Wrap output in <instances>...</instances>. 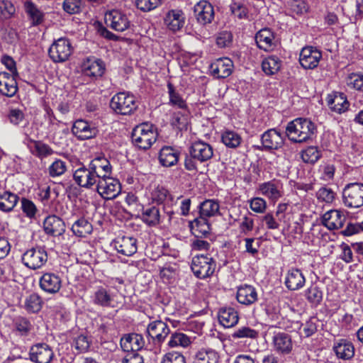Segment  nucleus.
<instances>
[{
    "label": "nucleus",
    "instance_id": "nucleus-41",
    "mask_svg": "<svg viewBox=\"0 0 363 363\" xmlns=\"http://www.w3.org/2000/svg\"><path fill=\"white\" fill-rule=\"evenodd\" d=\"M210 224L207 219L199 216L191 223V230L195 237H206L210 233Z\"/></svg>",
    "mask_w": 363,
    "mask_h": 363
},
{
    "label": "nucleus",
    "instance_id": "nucleus-30",
    "mask_svg": "<svg viewBox=\"0 0 363 363\" xmlns=\"http://www.w3.org/2000/svg\"><path fill=\"white\" fill-rule=\"evenodd\" d=\"M164 23L167 28L173 32L179 30L185 23L184 12L179 9L169 11L164 18Z\"/></svg>",
    "mask_w": 363,
    "mask_h": 363
},
{
    "label": "nucleus",
    "instance_id": "nucleus-52",
    "mask_svg": "<svg viewBox=\"0 0 363 363\" xmlns=\"http://www.w3.org/2000/svg\"><path fill=\"white\" fill-rule=\"evenodd\" d=\"M259 333L255 329L248 326H242L238 328L233 334L232 337L235 339L250 338L256 339Z\"/></svg>",
    "mask_w": 363,
    "mask_h": 363
},
{
    "label": "nucleus",
    "instance_id": "nucleus-36",
    "mask_svg": "<svg viewBox=\"0 0 363 363\" xmlns=\"http://www.w3.org/2000/svg\"><path fill=\"white\" fill-rule=\"evenodd\" d=\"M219 354L213 349L203 347L199 350L194 356V363H218Z\"/></svg>",
    "mask_w": 363,
    "mask_h": 363
},
{
    "label": "nucleus",
    "instance_id": "nucleus-37",
    "mask_svg": "<svg viewBox=\"0 0 363 363\" xmlns=\"http://www.w3.org/2000/svg\"><path fill=\"white\" fill-rule=\"evenodd\" d=\"M328 104L330 108L337 113L345 112L349 107V102L343 93H335L333 95H329Z\"/></svg>",
    "mask_w": 363,
    "mask_h": 363
},
{
    "label": "nucleus",
    "instance_id": "nucleus-54",
    "mask_svg": "<svg viewBox=\"0 0 363 363\" xmlns=\"http://www.w3.org/2000/svg\"><path fill=\"white\" fill-rule=\"evenodd\" d=\"M16 330L22 336H26L32 329L30 322L26 318L18 317L14 321Z\"/></svg>",
    "mask_w": 363,
    "mask_h": 363
},
{
    "label": "nucleus",
    "instance_id": "nucleus-48",
    "mask_svg": "<svg viewBox=\"0 0 363 363\" xmlns=\"http://www.w3.org/2000/svg\"><path fill=\"white\" fill-rule=\"evenodd\" d=\"M191 343V339L183 333L175 332L172 333L167 345L169 347H187Z\"/></svg>",
    "mask_w": 363,
    "mask_h": 363
},
{
    "label": "nucleus",
    "instance_id": "nucleus-64",
    "mask_svg": "<svg viewBox=\"0 0 363 363\" xmlns=\"http://www.w3.org/2000/svg\"><path fill=\"white\" fill-rule=\"evenodd\" d=\"M161 363H186V359L182 353L171 352L163 357Z\"/></svg>",
    "mask_w": 363,
    "mask_h": 363
},
{
    "label": "nucleus",
    "instance_id": "nucleus-42",
    "mask_svg": "<svg viewBox=\"0 0 363 363\" xmlns=\"http://www.w3.org/2000/svg\"><path fill=\"white\" fill-rule=\"evenodd\" d=\"M142 220L149 226H155L160 222V214L159 208L155 206H150L144 208L142 206Z\"/></svg>",
    "mask_w": 363,
    "mask_h": 363
},
{
    "label": "nucleus",
    "instance_id": "nucleus-7",
    "mask_svg": "<svg viewBox=\"0 0 363 363\" xmlns=\"http://www.w3.org/2000/svg\"><path fill=\"white\" fill-rule=\"evenodd\" d=\"M342 203L350 208L363 206V184L350 183L342 191Z\"/></svg>",
    "mask_w": 363,
    "mask_h": 363
},
{
    "label": "nucleus",
    "instance_id": "nucleus-33",
    "mask_svg": "<svg viewBox=\"0 0 363 363\" xmlns=\"http://www.w3.org/2000/svg\"><path fill=\"white\" fill-rule=\"evenodd\" d=\"M257 46L265 51H269L276 46L274 36L271 30L264 28L258 31L255 35Z\"/></svg>",
    "mask_w": 363,
    "mask_h": 363
},
{
    "label": "nucleus",
    "instance_id": "nucleus-17",
    "mask_svg": "<svg viewBox=\"0 0 363 363\" xmlns=\"http://www.w3.org/2000/svg\"><path fill=\"white\" fill-rule=\"evenodd\" d=\"M190 155L200 162H204L212 158L213 147L203 141L198 140L192 143L189 150Z\"/></svg>",
    "mask_w": 363,
    "mask_h": 363
},
{
    "label": "nucleus",
    "instance_id": "nucleus-50",
    "mask_svg": "<svg viewBox=\"0 0 363 363\" xmlns=\"http://www.w3.org/2000/svg\"><path fill=\"white\" fill-rule=\"evenodd\" d=\"M239 230L244 235H248L252 231L255 223L252 215L249 211L241 216L239 219Z\"/></svg>",
    "mask_w": 363,
    "mask_h": 363
},
{
    "label": "nucleus",
    "instance_id": "nucleus-60",
    "mask_svg": "<svg viewBox=\"0 0 363 363\" xmlns=\"http://www.w3.org/2000/svg\"><path fill=\"white\" fill-rule=\"evenodd\" d=\"M135 4L138 9L147 12L158 7L161 0H135Z\"/></svg>",
    "mask_w": 363,
    "mask_h": 363
},
{
    "label": "nucleus",
    "instance_id": "nucleus-29",
    "mask_svg": "<svg viewBox=\"0 0 363 363\" xmlns=\"http://www.w3.org/2000/svg\"><path fill=\"white\" fill-rule=\"evenodd\" d=\"M333 350L337 358L341 359H350L354 355L353 344L345 339H340L335 342Z\"/></svg>",
    "mask_w": 363,
    "mask_h": 363
},
{
    "label": "nucleus",
    "instance_id": "nucleus-55",
    "mask_svg": "<svg viewBox=\"0 0 363 363\" xmlns=\"http://www.w3.org/2000/svg\"><path fill=\"white\" fill-rule=\"evenodd\" d=\"M335 196L336 193L331 188L327 186L320 188L316 192V197L318 201L326 203H332Z\"/></svg>",
    "mask_w": 363,
    "mask_h": 363
},
{
    "label": "nucleus",
    "instance_id": "nucleus-40",
    "mask_svg": "<svg viewBox=\"0 0 363 363\" xmlns=\"http://www.w3.org/2000/svg\"><path fill=\"white\" fill-rule=\"evenodd\" d=\"M72 231L79 238H86L93 231L91 223L84 218L77 220L72 225Z\"/></svg>",
    "mask_w": 363,
    "mask_h": 363
},
{
    "label": "nucleus",
    "instance_id": "nucleus-56",
    "mask_svg": "<svg viewBox=\"0 0 363 363\" xmlns=\"http://www.w3.org/2000/svg\"><path fill=\"white\" fill-rule=\"evenodd\" d=\"M33 144V153L38 157H46L53 153L52 149L48 145L41 141H34Z\"/></svg>",
    "mask_w": 363,
    "mask_h": 363
},
{
    "label": "nucleus",
    "instance_id": "nucleus-3",
    "mask_svg": "<svg viewBox=\"0 0 363 363\" xmlns=\"http://www.w3.org/2000/svg\"><path fill=\"white\" fill-rule=\"evenodd\" d=\"M171 330L168 324L162 320L151 321L147 327L149 341H152L155 352L160 351L162 344L165 341Z\"/></svg>",
    "mask_w": 363,
    "mask_h": 363
},
{
    "label": "nucleus",
    "instance_id": "nucleus-9",
    "mask_svg": "<svg viewBox=\"0 0 363 363\" xmlns=\"http://www.w3.org/2000/svg\"><path fill=\"white\" fill-rule=\"evenodd\" d=\"M72 51L70 41L67 38H60L52 44L48 53L54 62H62L68 60Z\"/></svg>",
    "mask_w": 363,
    "mask_h": 363
},
{
    "label": "nucleus",
    "instance_id": "nucleus-18",
    "mask_svg": "<svg viewBox=\"0 0 363 363\" xmlns=\"http://www.w3.org/2000/svg\"><path fill=\"white\" fill-rule=\"evenodd\" d=\"M118 253L125 256L134 255L138 250L137 240L130 236H118L112 243Z\"/></svg>",
    "mask_w": 363,
    "mask_h": 363
},
{
    "label": "nucleus",
    "instance_id": "nucleus-19",
    "mask_svg": "<svg viewBox=\"0 0 363 363\" xmlns=\"http://www.w3.org/2000/svg\"><path fill=\"white\" fill-rule=\"evenodd\" d=\"M346 220V215L341 210H330L322 218L323 224L329 230L341 228Z\"/></svg>",
    "mask_w": 363,
    "mask_h": 363
},
{
    "label": "nucleus",
    "instance_id": "nucleus-46",
    "mask_svg": "<svg viewBox=\"0 0 363 363\" xmlns=\"http://www.w3.org/2000/svg\"><path fill=\"white\" fill-rule=\"evenodd\" d=\"M281 62L277 56L272 55L266 57L262 63L264 72L268 75L277 73L281 67Z\"/></svg>",
    "mask_w": 363,
    "mask_h": 363
},
{
    "label": "nucleus",
    "instance_id": "nucleus-32",
    "mask_svg": "<svg viewBox=\"0 0 363 363\" xmlns=\"http://www.w3.org/2000/svg\"><path fill=\"white\" fill-rule=\"evenodd\" d=\"M236 298L240 303L249 306L257 301V293L255 287L245 284L238 287Z\"/></svg>",
    "mask_w": 363,
    "mask_h": 363
},
{
    "label": "nucleus",
    "instance_id": "nucleus-16",
    "mask_svg": "<svg viewBox=\"0 0 363 363\" xmlns=\"http://www.w3.org/2000/svg\"><path fill=\"white\" fill-rule=\"evenodd\" d=\"M264 150H278L284 144L282 134L275 128L266 130L261 137Z\"/></svg>",
    "mask_w": 363,
    "mask_h": 363
},
{
    "label": "nucleus",
    "instance_id": "nucleus-1",
    "mask_svg": "<svg viewBox=\"0 0 363 363\" xmlns=\"http://www.w3.org/2000/svg\"><path fill=\"white\" fill-rule=\"evenodd\" d=\"M315 129V125L309 119L297 118L287 124L286 134L291 141L300 143L309 140Z\"/></svg>",
    "mask_w": 363,
    "mask_h": 363
},
{
    "label": "nucleus",
    "instance_id": "nucleus-44",
    "mask_svg": "<svg viewBox=\"0 0 363 363\" xmlns=\"http://www.w3.org/2000/svg\"><path fill=\"white\" fill-rule=\"evenodd\" d=\"M18 201V196L10 191H4L0 195V211L9 212L13 209Z\"/></svg>",
    "mask_w": 363,
    "mask_h": 363
},
{
    "label": "nucleus",
    "instance_id": "nucleus-31",
    "mask_svg": "<svg viewBox=\"0 0 363 363\" xmlns=\"http://www.w3.org/2000/svg\"><path fill=\"white\" fill-rule=\"evenodd\" d=\"M179 151L171 146H164L159 153V162L165 167H170L177 164Z\"/></svg>",
    "mask_w": 363,
    "mask_h": 363
},
{
    "label": "nucleus",
    "instance_id": "nucleus-20",
    "mask_svg": "<svg viewBox=\"0 0 363 363\" xmlns=\"http://www.w3.org/2000/svg\"><path fill=\"white\" fill-rule=\"evenodd\" d=\"M194 13L197 21L202 25L211 23L215 15L213 6L204 0L194 6Z\"/></svg>",
    "mask_w": 363,
    "mask_h": 363
},
{
    "label": "nucleus",
    "instance_id": "nucleus-34",
    "mask_svg": "<svg viewBox=\"0 0 363 363\" xmlns=\"http://www.w3.org/2000/svg\"><path fill=\"white\" fill-rule=\"evenodd\" d=\"M274 349L279 353L288 354L291 351V337L286 333H277L273 337Z\"/></svg>",
    "mask_w": 363,
    "mask_h": 363
},
{
    "label": "nucleus",
    "instance_id": "nucleus-4",
    "mask_svg": "<svg viewBox=\"0 0 363 363\" xmlns=\"http://www.w3.org/2000/svg\"><path fill=\"white\" fill-rule=\"evenodd\" d=\"M110 106L118 114L130 115L137 109L138 104L133 95L120 92L112 97Z\"/></svg>",
    "mask_w": 363,
    "mask_h": 363
},
{
    "label": "nucleus",
    "instance_id": "nucleus-47",
    "mask_svg": "<svg viewBox=\"0 0 363 363\" xmlns=\"http://www.w3.org/2000/svg\"><path fill=\"white\" fill-rule=\"evenodd\" d=\"M43 306L41 297L36 293H33L28 296L24 301V308L28 313H38Z\"/></svg>",
    "mask_w": 363,
    "mask_h": 363
},
{
    "label": "nucleus",
    "instance_id": "nucleus-6",
    "mask_svg": "<svg viewBox=\"0 0 363 363\" xmlns=\"http://www.w3.org/2000/svg\"><path fill=\"white\" fill-rule=\"evenodd\" d=\"M48 253L44 247H33L22 255V262L28 269L36 270L42 268L48 262Z\"/></svg>",
    "mask_w": 363,
    "mask_h": 363
},
{
    "label": "nucleus",
    "instance_id": "nucleus-2",
    "mask_svg": "<svg viewBox=\"0 0 363 363\" xmlns=\"http://www.w3.org/2000/svg\"><path fill=\"white\" fill-rule=\"evenodd\" d=\"M157 133L153 125L142 123L137 125L132 133V142L140 149L147 150L155 143Z\"/></svg>",
    "mask_w": 363,
    "mask_h": 363
},
{
    "label": "nucleus",
    "instance_id": "nucleus-59",
    "mask_svg": "<svg viewBox=\"0 0 363 363\" xmlns=\"http://www.w3.org/2000/svg\"><path fill=\"white\" fill-rule=\"evenodd\" d=\"M250 209L257 213H263L267 209V201L261 197H255L249 200Z\"/></svg>",
    "mask_w": 363,
    "mask_h": 363
},
{
    "label": "nucleus",
    "instance_id": "nucleus-49",
    "mask_svg": "<svg viewBox=\"0 0 363 363\" xmlns=\"http://www.w3.org/2000/svg\"><path fill=\"white\" fill-rule=\"evenodd\" d=\"M168 94L169 96V104L182 109L183 111H186L187 105L186 101L183 99L182 96L176 91L174 86L171 83L167 84Z\"/></svg>",
    "mask_w": 363,
    "mask_h": 363
},
{
    "label": "nucleus",
    "instance_id": "nucleus-8",
    "mask_svg": "<svg viewBox=\"0 0 363 363\" xmlns=\"http://www.w3.org/2000/svg\"><path fill=\"white\" fill-rule=\"evenodd\" d=\"M257 191L269 201L276 203L284 195V184L280 179H273L260 183L258 185Z\"/></svg>",
    "mask_w": 363,
    "mask_h": 363
},
{
    "label": "nucleus",
    "instance_id": "nucleus-51",
    "mask_svg": "<svg viewBox=\"0 0 363 363\" xmlns=\"http://www.w3.org/2000/svg\"><path fill=\"white\" fill-rule=\"evenodd\" d=\"M320 151L315 146L308 147L301 153V158L306 163H315L320 159Z\"/></svg>",
    "mask_w": 363,
    "mask_h": 363
},
{
    "label": "nucleus",
    "instance_id": "nucleus-13",
    "mask_svg": "<svg viewBox=\"0 0 363 363\" xmlns=\"http://www.w3.org/2000/svg\"><path fill=\"white\" fill-rule=\"evenodd\" d=\"M40 289L47 294H55L60 291L62 279L58 273L45 272L39 279Z\"/></svg>",
    "mask_w": 363,
    "mask_h": 363
},
{
    "label": "nucleus",
    "instance_id": "nucleus-57",
    "mask_svg": "<svg viewBox=\"0 0 363 363\" xmlns=\"http://www.w3.org/2000/svg\"><path fill=\"white\" fill-rule=\"evenodd\" d=\"M186 111L182 113L181 111L174 113L172 119V125L177 129L182 130L187 128L188 115Z\"/></svg>",
    "mask_w": 363,
    "mask_h": 363
},
{
    "label": "nucleus",
    "instance_id": "nucleus-62",
    "mask_svg": "<svg viewBox=\"0 0 363 363\" xmlns=\"http://www.w3.org/2000/svg\"><path fill=\"white\" fill-rule=\"evenodd\" d=\"M347 84L357 90H363V73H352L347 78Z\"/></svg>",
    "mask_w": 363,
    "mask_h": 363
},
{
    "label": "nucleus",
    "instance_id": "nucleus-21",
    "mask_svg": "<svg viewBox=\"0 0 363 363\" xmlns=\"http://www.w3.org/2000/svg\"><path fill=\"white\" fill-rule=\"evenodd\" d=\"M72 133L80 140H87L94 138L97 134V129L87 121L77 120L72 128Z\"/></svg>",
    "mask_w": 363,
    "mask_h": 363
},
{
    "label": "nucleus",
    "instance_id": "nucleus-53",
    "mask_svg": "<svg viewBox=\"0 0 363 363\" xmlns=\"http://www.w3.org/2000/svg\"><path fill=\"white\" fill-rule=\"evenodd\" d=\"M67 171V164L62 160H55L48 167L49 175L56 177L62 175Z\"/></svg>",
    "mask_w": 363,
    "mask_h": 363
},
{
    "label": "nucleus",
    "instance_id": "nucleus-39",
    "mask_svg": "<svg viewBox=\"0 0 363 363\" xmlns=\"http://www.w3.org/2000/svg\"><path fill=\"white\" fill-rule=\"evenodd\" d=\"M220 204L214 199H206L199 205L200 216L206 219L219 214Z\"/></svg>",
    "mask_w": 363,
    "mask_h": 363
},
{
    "label": "nucleus",
    "instance_id": "nucleus-10",
    "mask_svg": "<svg viewBox=\"0 0 363 363\" xmlns=\"http://www.w3.org/2000/svg\"><path fill=\"white\" fill-rule=\"evenodd\" d=\"M104 20L108 27L117 32H123L130 26V21L127 14L118 9L106 12Z\"/></svg>",
    "mask_w": 363,
    "mask_h": 363
},
{
    "label": "nucleus",
    "instance_id": "nucleus-35",
    "mask_svg": "<svg viewBox=\"0 0 363 363\" xmlns=\"http://www.w3.org/2000/svg\"><path fill=\"white\" fill-rule=\"evenodd\" d=\"M23 8L33 26L41 24L45 19V13L31 1H26Z\"/></svg>",
    "mask_w": 363,
    "mask_h": 363
},
{
    "label": "nucleus",
    "instance_id": "nucleus-5",
    "mask_svg": "<svg viewBox=\"0 0 363 363\" xmlns=\"http://www.w3.org/2000/svg\"><path fill=\"white\" fill-rule=\"evenodd\" d=\"M216 267V261L208 255H196L193 257L191 269L194 274L199 279L211 277Z\"/></svg>",
    "mask_w": 363,
    "mask_h": 363
},
{
    "label": "nucleus",
    "instance_id": "nucleus-26",
    "mask_svg": "<svg viewBox=\"0 0 363 363\" xmlns=\"http://www.w3.org/2000/svg\"><path fill=\"white\" fill-rule=\"evenodd\" d=\"M306 283V278L302 272L296 268L289 269L285 277V286L291 291H296L301 289Z\"/></svg>",
    "mask_w": 363,
    "mask_h": 363
},
{
    "label": "nucleus",
    "instance_id": "nucleus-25",
    "mask_svg": "<svg viewBox=\"0 0 363 363\" xmlns=\"http://www.w3.org/2000/svg\"><path fill=\"white\" fill-rule=\"evenodd\" d=\"M91 301L94 304L101 307H112L114 301V296L110 289L99 286L94 291L91 296Z\"/></svg>",
    "mask_w": 363,
    "mask_h": 363
},
{
    "label": "nucleus",
    "instance_id": "nucleus-22",
    "mask_svg": "<svg viewBox=\"0 0 363 363\" xmlns=\"http://www.w3.org/2000/svg\"><path fill=\"white\" fill-rule=\"evenodd\" d=\"M75 182L80 186L84 188H91L96 184V180L91 171V167L84 166L78 168L73 175Z\"/></svg>",
    "mask_w": 363,
    "mask_h": 363
},
{
    "label": "nucleus",
    "instance_id": "nucleus-12",
    "mask_svg": "<svg viewBox=\"0 0 363 363\" xmlns=\"http://www.w3.org/2000/svg\"><path fill=\"white\" fill-rule=\"evenodd\" d=\"M96 190L104 199L111 200L118 196L121 191V186L117 179L108 177L96 184Z\"/></svg>",
    "mask_w": 363,
    "mask_h": 363
},
{
    "label": "nucleus",
    "instance_id": "nucleus-28",
    "mask_svg": "<svg viewBox=\"0 0 363 363\" xmlns=\"http://www.w3.org/2000/svg\"><path fill=\"white\" fill-rule=\"evenodd\" d=\"M43 229L47 235L52 236L61 235L65 230L63 220L54 215L46 217L43 222Z\"/></svg>",
    "mask_w": 363,
    "mask_h": 363
},
{
    "label": "nucleus",
    "instance_id": "nucleus-61",
    "mask_svg": "<svg viewBox=\"0 0 363 363\" xmlns=\"http://www.w3.org/2000/svg\"><path fill=\"white\" fill-rule=\"evenodd\" d=\"M335 168L333 164H323L319 167L318 172L320 174V179L328 182L333 179Z\"/></svg>",
    "mask_w": 363,
    "mask_h": 363
},
{
    "label": "nucleus",
    "instance_id": "nucleus-11",
    "mask_svg": "<svg viewBox=\"0 0 363 363\" xmlns=\"http://www.w3.org/2000/svg\"><path fill=\"white\" fill-rule=\"evenodd\" d=\"M28 354L30 360L34 363H50L55 355L52 348L45 342L33 345Z\"/></svg>",
    "mask_w": 363,
    "mask_h": 363
},
{
    "label": "nucleus",
    "instance_id": "nucleus-14",
    "mask_svg": "<svg viewBox=\"0 0 363 363\" xmlns=\"http://www.w3.org/2000/svg\"><path fill=\"white\" fill-rule=\"evenodd\" d=\"M81 69L84 76L91 79H97L104 74L105 64L100 59L90 57L83 60Z\"/></svg>",
    "mask_w": 363,
    "mask_h": 363
},
{
    "label": "nucleus",
    "instance_id": "nucleus-58",
    "mask_svg": "<svg viewBox=\"0 0 363 363\" xmlns=\"http://www.w3.org/2000/svg\"><path fill=\"white\" fill-rule=\"evenodd\" d=\"M91 345V342L89 341L87 336L84 335H80L77 336L73 342L72 346L74 347L76 350L79 353H84L86 352Z\"/></svg>",
    "mask_w": 363,
    "mask_h": 363
},
{
    "label": "nucleus",
    "instance_id": "nucleus-15",
    "mask_svg": "<svg viewBox=\"0 0 363 363\" xmlns=\"http://www.w3.org/2000/svg\"><path fill=\"white\" fill-rule=\"evenodd\" d=\"M321 58V52L313 47L303 48L299 55L300 64L306 69L317 67Z\"/></svg>",
    "mask_w": 363,
    "mask_h": 363
},
{
    "label": "nucleus",
    "instance_id": "nucleus-24",
    "mask_svg": "<svg viewBox=\"0 0 363 363\" xmlns=\"http://www.w3.org/2000/svg\"><path fill=\"white\" fill-rule=\"evenodd\" d=\"M5 72H0V93L6 96H13L18 91L16 77Z\"/></svg>",
    "mask_w": 363,
    "mask_h": 363
},
{
    "label": "nucleus",
    "instance_id": "nucleus-27",
    "mask_svg": "<svg viewBox=\"0 0 363 363\" xmlns=\"http://www.w3.org/2000/svg\"><path fill=\"white\" fill-rule=\"evenodd\" d=\"M144 345V339L140 334H128L121 339V347L125 352H136L141 350Z\"/></svg>",
    "mask_w": 363,
    "mask_h": 363
},
{
    "label": "nucleus",
    "instance_id": "nucleus-38",
    "mask_svg": "<svg viewBox=\"0 0 363 363\" xmlns=\"http://www.w3.org/2000/svg\"><path fill=\"white\" fill-rule=\"evenodd\" d=\"M218 320L225 328L235 326L239 320L238 312L233 308H223L218 312Z\"/></svg>",
    "mask_w": 363,
    "mask_h": 363
},
{
    "label": "nucleus",
    "instance_id": "nucleus-45",
    "mask_svg": "<svg viewBox=\"0 0 363 363\" xmlns=\"http://www.w3.org/2000/svg\"><path fill=\"white\" fill-rule=\"evenodd\" d=\"M221 140L228 148L235 149L240 145L242 138L237 132L226 130L221 135Z\"/></svg>",
    "mask_w": 363,
    "mask_h": 363
},
{
    "label": "nucleus",
    "instance_id": "nucleus-43",
    "mask_svg": "<svg viewBox=\"0 0 363 363\" xmlns=\"http://www.w3.org/2000/svg\"><path fill=\"white\" fill-rule=\"evenodd\" d=\"M304 296L311 306H318L323 300V291L317 284H311L304 291Z\"/></svg>",
    "mask_w": 363,
    "mask_h": 363
},
{
    "label": "nucleus",
    "instance_id": "nucleus-63",
    "mask_svg": "<svg viewBox=\"0 0 363 363\" xmlns=\"http://www.w3.org/2000/svg\"><path fill=\"white\" fill-rule=\"evenodd\" d=\"M21 209L29 218H34L37 212V208L35 203L32 201L25 198L21 199Z\"/></svg>",
    "mask_w": 363,
    "mask_h": 363
},
{
    "label": "nucleus",
    "instance_id": "nucleus-23",
    "mask_svg": "<svg viewBox=\"0 0 363 363\" xmlns=\"http://www.w3.org/2000/svg\"><path fill=\"white\" fill-rule=\"evenodd\" d=\"M233 62L229 58H219L213 62L211 66L212 74L217 78H226L233 72Z\"/></svg>",
    "mask_w": 363,
    "mask_h": 363
}]
</instances>
